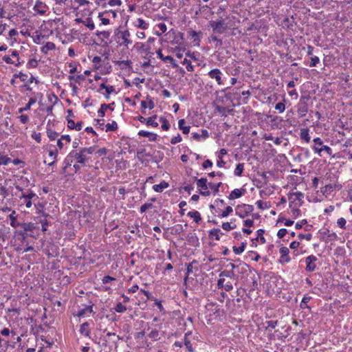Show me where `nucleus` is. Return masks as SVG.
<instances>
[{"label":"nucleus","instance_id":"72a5a7b5","mask_svg":"<svg viewBox=\"0 0 352 352\" xmlns=\"http://www.w3.org/2000/svg\"><path fill=\"white\" fill-rule=\"evenodd\" d=\"M135 27L140 28L142 30H146L148 28V23L144 19L139 18L134 23Z\"/></svg>","mask_w":352,"mask_h":352},{"label":"nucleus","instance_id":"cd10ccee","mask_svg":"<svg viewBox=\"0 0 352 352\" xmlns=\"http://www.w3.org/2000/svg\"><path fill=\"white\" fill-rule=\"evenodd\" d=\"M169 184L165 181H162L159 184L153 186V189L157 192H162L168 187Z\"/></svg>","mask_w":352,"mask_h":352},{"label":"nucleus","instance_id":"c756f323","mask_svg":"<svg viewBox=\"0 0 352 352\" xmlns=\"http://www.w3.org/2000/svg\"><path fill=\"white\" fill-rule=\"evenodd\" d=\"M23 198L33 199V201H36L38 199V195L32 190H28V192H22L20 199Z\"/></svg>","mask_w":352,"mask_h":352},{"label":"nucleus","instance_id":"0eeeda50","mask_svg":"<svg viewBox=\"0 0 352 352\" xmlns=\"http://www.w3.org/2000/svg\"><path fill=\"white\" fill-rule=\"evenodd\" d=\"M207 311L210 312V315L214 316V317L222 316L224 314L223 309L221 305H219L213 302H208L206 305Z\"/></svg>","mask_w":352,"mask_h":352},{"label":"nucleus","instance_id":"a211bd4d","mask_svg":"<svg viewBox=\"0 0 352 352\" xmlns=\"http://www.w3.org/2000/svg\"><path fill=\"white\" fill-rule=\"evenodd\" d=\"M189 36L192 39V43L195 46H199L202 33L201 32H196L195 30H190L189 32Z\"/></svg>","mask_w":352,"mask_h":352},{"label":"nucleus","instance_id":"ea45409f","mask_svg":"<svg viewBox=\"0 0 352 352\" xmlns=\"http://www.w3.org/2000/svg\"><path fill=\"white\" fill-rule=\"evenodd\" d=\"M95 34L101 38L102 41L104 38L108 39L111 35V32L109 31H96Z\"/></svg>","mask_w":352,"mask_h":352},{"label":"nucleus","instance_id":"f8f14e48","mask_svg":"<svg viewBox=\"0 0 352 352\" xmlns=\"http://www.w3.org/2000/svg\"><path fill=\"white\" fill-rule=\"evenodd\" d=\"M280 256L278 259L279 263L285 265L291 261V258L289 255V250L287 247L282 246L279 250Z\"/></svg>","mask_w":352,"mask_h":352},{"label":"nucleus","instance_id":"774afa93","mask_svg":"<svg viewBox=\"0 0 352 352\" xmlns=\"http://www.w3.org/2000/svg\"><path fill=\"white\" fill-rule=\"evenodd\" d=\"M185 51V48L184 47H177L175 48L174 50V52H175V55L177 56V58H182V56H183V52Z\"/></svg>","mask_w":352,"mask_h":352},{"label":"nucleus","instance_id":"20e7f679","mask_svg":"<svg viewBox=\"0 0 352 352\" xmlns=\"http://www.w3.org/2000/svg\"><path fill=\"white\" fill-rule=\"evenodd\" d=\"M118 16L117 11L115 10H106L98 13V17L101 21V24L107 25L111 23L110 19H116Z\"/></svg>","mask_w":352,"mask_h":352},{"label":"nucleus","instance_id":"13d9d810","mask_svg":"<svg viewBox=\"0 0 352 352\" xmlns=\"http://www.w3.org/2000/svg\"><path fill=\"white\" fill-rule=\"evenodd\" d=\"M38 65V61L35 58H31L28 60L27 63V67L30 68H36Z\"/></svg>","mask_w":352,"mask_h":352},{"label":"nucleus","instance_id":"a18cd8bd","mask_svg":"<svg viewBox=\"0 0 352 352\" xmlns=\"http://www.w3.org/2000/svg\"><path fill=\"white\" fill-rule=\"evenodd\" d=\"M47 135L50 140H55L58 137V133L51 129H47Z\"/></svg>","mask_w":352,"mask_h":352},{"label":"nucleus","instance_id":"de8ad7c7","mask_svg":"<svg viewBox=\"0 0 352 352\" xmlns=\"http://www.w3.org/2000/svg\"><path fill=\"white\" fill-rule=\"evenodd\" d=\"M182 65H186V69L188 72H193L195 68L194 66L191 64L190 60H188L187 58H184L182 63Z\"/></svg>","mask_w":352,"mask_h":352},{"label":"nucleus","instance_id":"4d7b16f0","mask_svg":"<svg viewBox=\"0 0 352 352\" xmlns=\"http://www.w3.org/2000/svg\"><path fill=\"white\" fill-rule=\"evenodd\" d=\"M236 226L233 222H225L222 224V228L226 231L235 228Z\"/></svg>","mask_w":352,"mask_h":352},{"label":"nucleus","instance_id":"09e8293b","mask_svg":"<svg viewBox=\"0 0 352 352\" xmlns=\"http://www.w3.org/2000/svg\"><path fill=\"white\" fill-rule=\"evenodd\" d=\"M135 46L141 52H146L149 50V47L144 43L137 42Z\"/></svg>","mask_w":352,"mask_h":352},{"label":"nucleus","instance_id":"f257e3e1","mask_svg":"<svg viewBox=\"0 0 352 352\" xmlns=\"http://www.w3.org/2000/svg\"><path fill=\"white\" fill-rule=\"evenodd\" d=\"M230 267V270H225L219 274V278L217 280V287L219 289H223L226 292H230L233 289L232 283L230 281H227L225 283L226 278L233 279L236 275L235 270L239 269L243 270L245 267L244 263H240L239 265H235L233 263H230L228 267Z\"/></svg>","mask_w":352,"mask_h":352},{"label":"nucleus","instance_id":"4468645a","mask_svg":"<svg viewBox=\"0 0 352 352\" xmlns=\"http://www.w3.org/2000/svg\"><path fill=\"white\" fill-rule=\"evenodd\" d=\"M192 138L198 142L204 141L209 137V133L206 129H201L200 132H193L191 133Z\"/></svg>","mask_w":352,"mask_h":352},{"label":"nucleus","instance_id":"37998d69","mask_svg":"<svg viewBox=\"0 0 352 352\" xmlns=\"http://www.w3.org/2000/svg\"><path fill=\"white\" fill-rule=\"evenodd\" d=\"M157 118V116L154 115L147 118L146 124L147 126H152L153 127H157L158 126V123L155 121Z\"/></svg>","mask_w":352,"mask_h":352},{"label":"nucleus","instance_id":"5701e85b","mask_svg":"<svg viewBox=\"0 0 352 352\" xmlns=\"http://www.w3.org/2000/svg\"><path fill=\"white\" fill-rule=\"evenodd\" d=\"M80 333L85 337H90L89 324L87 322L82 323L79 329Z\"/></svg>","mask_w":352,"mask_h":352},{"label":"nucleus","instance_id":"bb28decb","mask_svg":"<svg viewBox=\"0 0 352 352\" xmlns=\"http://www.w3.org/2000/svg\"><path fill=\"white\" fill-rule=\"evenodd\" d=\"M300 138L306 143H309L311 140V137L309 135V129L308 128L301 129L300 132Z\"/></svg>","mask_w":352,"mask_h":352},{"label":"nucleus","instance_id":"58836bf2","mask_svg":"<svg viewBox=\"0 0 352 352\" xmlns=\"http://www.w3.org/2000/svg\"><path fill=\"white\" fill-rule=\"evenodd\" d=\"M311 298V296H309L308 295H305L300 303V307L302 309L309 308V306L307 304L310 301Z\"/></svg>","mask_w":352,"mask_h":352},{"label":"nucleus","instance_id":"473e14b6","mask_svg":"<svg viewBox=\"0 0 352 352\" xmlns=\"http://www.w3.org/2000/svg\"><path fill=\"white\" fill-rule=\"evenodd\" d=\"M187 215L192 219L193 221L197 223H199L201 220V214L197 210L190 211L188 212Z\"/></svg>","mask_w":352,"mask_h":352},{"label":"nucleus","instance_id":"6e6552de","mask_svg":"<svg viewBox=\"0 0 352 352\" xmlns=\"http://www.w3.org/2000/svg\"><path fill=\"white\" fill-rule=\"evenodd\" d=\"M70 153L74 161H76L78 164L85 165L89 160V157L85 156L81 148L79 150H72L70 151Z\"/></svg>","mask_w":352,"mask_h":352},{"label":"nucleus","instance_id":"f3484780","mask_svg":"<svg viewBox=\"0 0 352 352\" xmlns=\"http://www.w3.org/2000/svg\"><path fill=\"white\" fill-rule=\"evenodd\" d=\"M191 331H188L184 334V342L183 344L186 346V349L189 352L195 351V348L191 343V340L190 339V336H191Z\"/></svg>","mask_w":352,"mask_h":352},{"label":"nucleus","instance_id":"49530a36","mask_svg":"<svg viewBox=\"0 0 352 352\" xmlns=\"http://www.w3.org/2000/svg\"><path fill=\"white\" fill-rule=\"evenodd\" d=\"M105 127L106 132L115 131L118 129V124L116 121H112L111 123H107Z\"/></svg>","mask_w":352,"mask_h":352},{"label":"nucleus","instance_id":"864d4df0","mask_svg":"<svg viewBox=\"0 0 352 352\" xmlns=\"http://www.w3.org/2000/svg\"><path fill=\"white\" fill-rule=\"evenodd\" d=\"M1 334L3 336H5V337H8L10 336V335L13 337L14 336H16V333L14 331H12V330H10L8 328H3L1 331Z\"/></svg>","mask_w":352,"mask_h":352},{"label":"nucleus","instance_id":"39448f33","mask_svg":"<svg viewBox=\"0 0 352 352\" xmlns=\"http://www.w3.org/2000/svg\"><path fill=\"white\" fill-rule=\"evenodd\" d=\"M304 198V194L301 192H289L288 194V199L289 200V208L300 207L302 206Z\"/></svg>","mask_w":352,"mask_h":352},{"label":"nucleus","instance_id":"5fc2aeb1","mask_svg":"<svg viewBox=\"0 0 352 352\" xmlns=\"http://www.w3.org/2000/svg\"><path fill=\"white\" fill-rule=\"evenodd\" d=\"M11 162V159L7 155H3L0 153V165L6 166Z\"/></svg>","mask_w":352,"mask_h":352},{"label":"nucleus","instance_id":"7c9ffc66","mask_svg":"<svg viewBox=\"0 0 352 352\" xmlns=\"http://www.w3.org/2000/svg\"><path fill=\"white\" fill-rule=\"evenodd\" d=\"M36 102V99L35 98H30L28 102L25 104L24 107L19 108L18 109L19 113H22L23 111H26L30 109L31 107Z\"/></svg>","mask_w":352,"mask_h":352},{"label":"nucleus","instance_id":"c9c22d12","mask_svg":"<svg viewBox=\"0 0 352 352\" xmlns=\"http://www.w3.org/2000/svg\"><path fill=\"white\" fill-rule=\"evenodd\" d=\"M223 234L220 229H213L210 231V237L216 241L220 240V235Z\"/></svg>","mask_w":352,"mask_h":352},{"label":"nucleus","instance_id":"aec40b11","mask_svg":"<svg viewBox=\"0 0 352 352\" xmlns=\"http://www.w3.org/2000/svg\"><path fill=\"white\" fill-rule=\"evenodd\" d=\"M138 135L140 137H146L148 138V140L151 142H155L157 139V135L156 133L141 130L138 132Z\"/></svg>","mask_w":352,"mask_h":352},{"label":"nucleus","instance_id":"4c0bfd02","mask_svg":"<svg viewBox=\"0 0 352 352\" xmlns=\"http://www.w3.org/2000/svg\"><path fill=\"white\" fill-rule=\"evenodd\" d=\"M297 112L301 116H305L308 112V106L303 105L300 104H298L297 105Z\"/></svg>","mask_w":352,"mask_h":352},{"label":"nucleus","instance_id":"6e6d98bb","mask_svg":"<svg viewBox=\"0 0 352 352\" xmlns=\"http://www.w3.org/2000/svg\"><path fill=\"white\" fill-rule=\"evenodd\" d=\"M228 297V295L223 292H221L220 293H218L217 292L215 294V298L219 300V302H221V303H223L226 299V298Z\"/></svg>","mask_w":352,"mask_h":352},{"label":"nucleus","instance_id":"f704fd0d","mask_svg":"<svg viewBox=\"0 0 352 352\" xmlns=\"http://www.w3.org/2000/svg\"><path fill=\"white\" fill-rule=\"evenodd\" d=\"M186 121L184 119H181L178 122V126L180 130L182 131L184 134H188L190 132V126H185Z\"/></svg>","mask_w":352,"mask_h":352},{"label":"nucleus","instance_id":"dca6fc26","mask_svg":"<svg viewBox=\"0 0 352 352\" xmlns=\"http://www.w3.org/2000/svg\"><path fill=\"white\" fill-rule=\"evenodd\" d=\"M47 9L46 4L41 1H36L33 8L34 11L41 15L45 14Z\"/></svg>","mask_w":352,"mask_h":352},{"label":"nucleus","instance_id":"2f4dec72","mask_svg":"<svg viewBox=\"0 0 352 352\" xmlns=\"http://www.w3.org/2000/svg\"><path fill=\"white\" fill-rule=\"evenodd\" d=\"M56 45L52 42H47L41 48V51L44 54H47L49 51L54 50Z\"/></svg>","mask_w":352,"mask_h":352},{"label":"nucleus","instance_id":"f03ea898","mask_svg":"<svg viewBox=\"0 0 352 352\" xmlns=\"http://www.w3.org/2000/svg\"><path fill=\"white\" fill-rule=\"evenodd\" d=\"M116 36L118 38V43L120 46H124L126 48L129 45H131L133 41L131 39V34L128 30H118Z\"/></svg>","mask_w":352,"mask_h":352},{"label":"nucleus","instance_id":"0e129e2a","mask_svg":"<svg viewBox=\"0 0 352 352\" xmlns=\"http://www.w3.org/2000/svg\"><path fill=\"white\" fill-rule=\"evenodd\" d=\"M15 214L16 212L14 210H12V213L8 216V218L10 220V225L12 227H16V217Z\"/></svg>","mask_w":352,"mask_h":352},{"label":"nucleus","instance_id":"6ab92c4d","mask_svg":"<svg viewBox=\"0 0 352 352\" xmlns=\"http://www.w3.org/2000/svg\"><path fill=\"white\" fill-rule=\"evenodd\" d=\"M21 228L26 232V234L28 235V232H37L39 230L38 227L36 226L35 223H23L21 225Z\"/></svg>","mask_w":352,"mask_h":352},{"label":"nucleus","instance_id":"680f3d73","mask_svg":"<svg viewBox=\"0 0 352 352\" xmlns=\"http://www.w3.org/2000/svg\"><path fill=\"white\" fill-rule=\"evenodd\" d=\"M267 327H265V330L274 329L278 324L277 320H268L266 322Z\"/></svg>","mask_w":352,"mask_h":352},{"label":"nucleus","instance_id":"69168bd1","mask_svg":"<svg viewBox=\"0 0 352 352\" xmlns=\"http://www.w3.org/2000/svg\"><path fill=\"white\" fill-rule=\"evenodd\" d=\"M114 309L117 313H123L126 310V307L121 302H118L116 304Z\"/></svg>","mask_w":352,"mask_h":352},{"label":"nucleus","instance_id":"9b49d317","mask_svg":"<svg viewBox=\"0 0 352 352\" xmlns=\"http://www.w3.org/2000/svg\"><path fill=\"white\" fill-rule=\"evenodd\" d=\"M223 75L221 71L217 68L212 69L208 73L209 78L215 80L219 85H224V82L222 79Z\"/></svg>","mask_w":352,"mask_h":352},{"label":"nucleus","instance_id":"052dcab7","mask_svg":"<svg viewBox=\"0 0 352 352\" xmlns=\"http://www.w3.org/2000/svg\"><path fill=\"white\" fill-rule=\"evenodd\" d=\"M256 204L257 207L261 210H265L270 208V204L267 202H265L261 200L257 201Z\"/></svg>","mask_w":352,"mask_h":352},{"label":"nucleus","instance_id":"a19ab883","mask_svg":"<svg viewBox=\"0 0 352 352\" xmlns=\"http://www.w3.org/2000/svg\"><path fill=\"white\" fill-rule=\"evenodd\" d=\"M77 20L78 21H82L90 30L95 29V24L91 18H87L85 21H82L80 19Z\"/></svg>","mask_w":352,"mask_h":352},{"label":"nucleus","instance_id":"338daca9","mask_svg":"<svg viewBox=\"0 0 352 352\" xmlns=\"http://www.w3.org/2000/svg\"><path fill=\"white\" fill-rule=\"evenodd\" d=\"M153 207V205L152 203H145L143 205L141 206L140 208V212L141 213L145 212L148 209L152 208Z\"/></svg>","mask_w":352,"mask_h":352},{"label":"nucleus","instance_id":"2eb2a0df","mask_svg":"<svg viewBox=\"0 0 352 352\" xmlns=\"http://www.w3.org/2000/svg\"><path fill=\"white\" fill-rule=\"evenodd\" d=\"M316 260H317L316 257L314 255H310L306 258V259H305V263H306L305 270H306V271L311 272L316 270V265L315 262L316 261Z\"/></svg>","mask_w":352,"mask_h":352},{"label":"nucleus","instance_id":"423d86ee","mask_svg":"<svg viewBox=\"0 0 352 352\" xmlns=\"http://www.w3.org/2000/svg\"><path fill=\"white\" fill-rule=\"evenodd\" d=\"M210 26L214 34H221L227 30L228 25L223 19H218L210 21Z\"/></svg>","mask_w":352,"mask_h":352},{"label":"nucleus","instance_id":"7ed1b4c3","mask_svg":"<svg viewBox=\"0 0 352 352\" xmlns=\"http://www.w3.org/2000/svg\"><path fill=\"white\" fill-rule=\"evenodd\" d=\"M313 149L318 155L322 156V152H326L329 156L332 155L331 148L323 144L322 140L320 138H316L313 140Z\"/></svg>","mask_w":352,"mask_h":352},{"label":"nucleus","instance_id":"412c9836","mask_svg":"<svg viewBox=\"0 0 352 352\" xmlns=\"http://www.w3.org/2000/svg\"><path fill=\"white\" fill-rule=\"evenodd\" d=\"M58 153V148L54 146L53 149L50 148L48 151V155L51 159V162L47 164L49 166H53L57 161Z\"/></svg>","mask_w":352,"mask_h":352},{"label":"nucleus","instance_id":"b1692460","mask_svg":"<svg viewBox=\"0 0 352 352\" xmlns=\"http://www.w3.org/2000/svg\"><path fill=\"white\" fill-rule=\"evenodd\" d=\"M93 312L92 305L86 306L85 308L80 309L76 316L78 317L88 316Z\"/></svg>","mask_w":352,"mask_h":352},{"label":"nucleus","instance_id":"393cba45","mask_svg":"<svg viewBox=\"0 0 352 352\" xmlns=\"http://www.w3.org/2000/svg\"><path fill=\"white\" fill-rule=\"evenodd\" d=\"M244 189L235 188L229 195L228 198L230 199H235L241 197L245 192Z\"/></svg>","mask_w":352,"mask_h":352},{"label":"nucleus","instance_id":"c03bdc74","mask_svg":"<svg viewBox=\"0 0 352 352\" xmlns=\"http://www.w3.org/2000/svg\"><path fill=\"white\" fill-rule=\"evenodd\" d=\"M244 170V164L243 163H239L236 164V168L234 170V174L236 176H241L242 173Z\"/></svg>","mask_w":352,"mask_h":352},{"label":"nucleus","instance_id":"e2e57ef3","mask_svg":"<svg viewBox=\"0 0 352 352\" xmlns=\"http://www.w3.org/2000/svg\"><path fill=\"white\" fill-rule=\"evenodd\" d=\"M245 243H241V245L239 247L233 246V251L235 254H240L245 250Z\"/></svg>","mask_w":352,"mask_h":352},{"label":"nucleus","instance_id":"8fccbe9b","mask_svg":"<svg viewBox=\"0 0 352 352\" xmlns=\"http://www.w3.org/2000/svg\"><path fill=\"white\" fill-rule=\"evenodd\" d=\"M265 231L263 229H259L257 230V236L255 239L252 240V242H254L255 240L258 241V239H260L261 242H265V239L263 236Z\"/></svg>","mask_w":352,"mask_h":352},{"label":"nucleus","instance_id":"603ef678","mask_svg":"<svg viewBox=\"0 0 352 352\" xmlns=\"http://www.w3.org/2000/svg\"><path fill=\"white\" fill-rule=\"evenodd\" d=\"M160 121L162 123L161 127H162V130L167 131L170 129V125L168 121L166 118L161 117L160 118Z\"/></svg>","mask_w":352,"mask_h":352},{"label":"nucleus","instance_id":"bf43d9fd","mask_svg":"<svg viewBox=\"0 0 352 352\" xmlns=\"http://www.w3.org/2000/svg\"><path fill=\"white\" fill-rule=\"evenodd\" d=\"M73 162H74V159L71 156V153L69 152V154L66 156V157L64 160L65 168H67L68 166H70Z\"/></svg>","mask_w":352,"mask_h":352},{"label":"nucleus","instance_id":"1a4fd4ad","mask_svg":"<svg viewBox=\"0 0 352 352\" xmlns=\"http://www.w3.org/2000/svg\"><path fill=\"white\" fill-rule=\"evenodd\" d=\"M197 188L199 189L200 194L204 196L210 195V192L208 190V184H207L206 178L196 179Z\"/></svg>","mask_w":352,"mask_h":352},{"label":"nucleus","instance_id":"3c124183","mask_svg":"<svg viewBox=\"0 0 352 352\" xmlns=\"http://www.w3.org/2000/svg\"><path fill=\"white\" fill-rule=\"evenodd\" d=\"M337 226L341 229L346 230L347 228L346 221L344 218L341 217L337 220Z\"/></svg>","mask_w":352,"mask_h":352},{"label":"nucleus","instance_id":"a878e982","mask_svg":"<svg viewBox=\"0 0 352 352\" xmlns=\"http://www.w3.org/2000/svg\"><path fill=\"white\" fill-rule=\"evenodd\" d=\"M336 188V184H326L324 187L321 188V192L325 196L328 197L331 194V192L333 191V189Z\"/></svg>","mask_w":352,"mask_h":352},{"label":"nucleus","instance_id":"79ce46f5","mask_svg":"<svg viewBox=\"0 0 352 352\" xmlns=\"http://www.w3.org/2000/svg\"><path fill=\"white\" fill-rule=\"evenodd\" d=\"M148 336L153 341H157L160 339L159 331L157 329H153L148 334Z\"/></svg>","mask_w":352,"mask_h":352},{"label":"nucleus","instance_id":"c85d7f7f","mask_svg":"<svg viewBox=\"0 0 352 352\" xmlns=\"http://www.w3.org/2000/svg\"><path fill=\"white\" fill-rule=\"evenodd\" d=\"M114 104V102H112L111 104H102L100 105V109H98V116L99 117H104V115H105V111H107L108 109H113V108H111V106Z\"/></svg>","mask_w":352,"mask_h":352},{"label":"nucleus","instance_id":"e433bc0d","mask_svg":"<svg viewBox=\"0 0 352 352\" xmlns=\"http://www.w3.org/2000/svg\"><path fill=\"white\" fill-rule=\"evenodd\" d=\"M140 104L141 108L143 109V113H144V110H145L146 108H148L149 109H153L155 107L154 102L151 100H150L148 102L144 100H142Z\"/></svg>","mask_w":352,"mask_h":352},{"label":"nucleus","instance_id":"9d476101","mask_svg":"<svg viewBox=\"0 0 352 352\" xmlns=\"http://www.w3.org/2000/svg\"><path fill=\"white\" fill-rule=\"evenodd\" d=\"M254 208L251 205L243 204L236 208V214L241 218H244L252 212Z\"/></svg>","mask_w":352,"mask_h":352},{"label":"nucleus","instance_id":"ddd939ff","mask_svg":"<svg viewBox=\"0 0 352 352\" xmlns=\"http://www.w3.org/2000/svg\"><path fill=\"white\" fill-rule=\"evenodd\" d=\"M156 53H157V55L159 58H160L164 63H169L171 65L173 68L178 67V65L177 64L175 59L170 56H164L162 52V50H160V49L158 50Z\"/></svg>","mask_w":352,"mask_h":352},{"label":"nucleus","instance_id":"4be33fe9","mask_svg":"<svg viewBox=\"0 0 352 352\" xmlns=\"http://www.w3.org/2000/svg\"><path fill=\"white\" fill-rule=\"evenodd\" d=\"M116 65H117L120 69H127L132 67V62L130 60H116L114 61Z\"/></svg>","mask_w":352,"mask_h":352}]
</instances>
